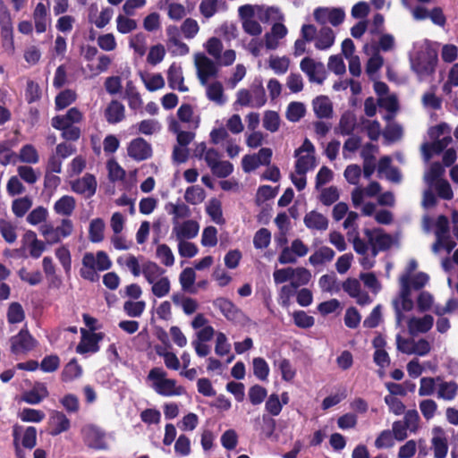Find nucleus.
Wrapping results in <instances>:
<instances>
[{"mask_svg":"<svg viewBox=\"0 0 458 458\" xmlns=\"http://www.w3.org/2000/svg\"><path fill=\"white\" fill-rule=\"evenodd\" d=\"M451 128L445 123H442L428 130V136L433 140L432 143H424L420 150L423 159L428 163L434 154H440L452 142L450 135Z\"/></svg>","mask_w":458,"mask_h":458,"instance_id":"1","label":"nucleus"},{"mask_svg":"<svg viewBox=\"0 0 458 458\" xmlns=\"http://www.w3.org/2000/svg\"><path fill=\"white\" fill-rule=\"evenodd\" d=\"M437 64V53L428 46L421 47L411 58V66L420 81L431 76Z\"/></svg>","mask_w":458,"mask_h":458,"instance_id":"2","label":"nucleus"},{"mask_svg":"<svg viewBox=\"0 0 458 458\" xmlns=\"http://www.w3.org/2000/svg\"><path fill=\"white\" fill-rule=\"evenodd\" d=\"M166 375L167 373L164 369L156 367L149 370L147 378L152 383V388L159 395L176 396L182 394L184 388L177 386L174 379L167 378Z\"/></svg>","mask_w":458,"mask_h":458,"instance_id":"3","label":"nucleus"},{"mask_svg":"<svg viewBox=\"0 0 458 458\" xmlns=\"http://www.w3.org/2000/svg\"><path fill=\"white\" fill-rule=\"evenodd\" d=\"M400 286L399 295L393 301L397 326H401L404 319L403 312L411 311L414 306L411 296V292L409 275L401 276Z\"/></svg>","mask_w":458,"mask_h":458,"instance_id":"4","label":"nucleus"},{"mask_svg":"<svg viewBox=\"0 0 458 458\" xmlns=\"http://www.w3.org/2000/svg\"><path fill=\"white\" fill-rule=\"evenodd\" d=\"M314 154V145L309 139H305L302 145L294 151V157L297 158L295 163V173L297 174H306L308 171L316 166Z\"/></svg>","mask_w":458,"mask_h":458,"instance_id":"5","label":"nucleus"},{"mask_svg":"<svg viewBox=\"0 0 458 458\" xmlns=\"http://www.w3.org/2000/svg\"><path fill=\"white\" fill-rule=\"evenodd\" d=\"M358 218V213L354 211L348 212L343 226L347 230V239L350 242L352 243L355 252L359 255H365L369 250V245L363 239L360 237L357 224Z\"/></svg>","mask_w":458,"mask_h":458,"instance_id":"6","label":"nucleus"},{"mask_svg":"<svg viewBox=\"0 0 458 458\" xmlns=\"http://www.w3.org/2000/svg\"><path fill=\"white\" fill-rule=\"evenodd\" d=\"M73 231V225L70 219L64 218L61 225L54 227L51 224H42L39 232L46 239L47 243L52 245L61 242L62 239L69 237Z\"/></svg>","mask_w":458,"mask_h":458,"instance_id":"7","label":"nucleus"},{"mask_svg":"<svg viewBox=\"0 0 458 458\" xmlns=\"http://www.w3.org/2000/svg\"><path fill=\"white\" fill-rule=\"evenodd\" d=\"M364 235L373 257H377L380 251L388 250L393 244V237L380 228L364 229Z\"/></svg>","mask_w":458,"mask_h":458,"instance_id":"8","label":"nucleus"},{"mask_svg":"<svg viewBox=\"0 0 458 458\" xmlns=\"http://www.w3.org/2000/svg\"><path fill=\"white\" fill-rule=\"evenodd\" d=\"M194 65L201 85H207L209 80L216 79L218 75L217 64L203 53L194 55Z\"/></svg>","mask_w":458,"mask_h":458,"instance_id":"9","label":"nucleus"},{"mask_svg":"<svg viewBox=\"0 0 458 458\" xmlns=\"http://www.w3.org/2000/svg\"><path fill=\"white\" fill-rule=\"evenodd\" d=\"M300 68L307 75L310 82L322 84L327 78L324 64L310 57H304L300 63Z\"/></svg>","mask_w":458,"mask_h":458,"instance_id":"10","label":"nucleus"},{"mask_svg":"<svg viewBox=\"0 0 458 458\" xmlns=\"http://www.w3.org/2000/svg\"><path fill=\"white\" fill-rule=\"evenodd\" d=\"M313 15L317 22L322 25L330 23L335 27L342 24L345 18L344 9L339 7H318L315 9Z\"/></svg>","mask_w":458,"mask_h":458,"instance_id":"11","label":"nucleus"},{"mask_svg":"<svg viewBox=\"0 0 458 458\" xmlns=\"http://www.w3.org/2000/svg\"><path fill=\"white\" fill-rule=\"evenodd\" d=\"M272 155V149L269 148H260L258 154L245 155L242 159V170L250 173L260 165H269Z\"/></svg>","mask_w":458,"mask_h":458,"instance_id":"12","label":"nucleus"},{"mask_svg":"<svg viewBox=\"0 0 458 458\" xmlns=\"http://www.w3.org/2000/svg\"><path fill=\"white\" fill-rule=\"evenodd\" d=\"M11 352L14 354L26 353L34 349L38 341L29 333L27 328H22L17 335L10 339Z\"/></svg>","mask_w":458,"mask_h":458,"instance_id":"13","label":"nucleus"},{"mask_svg":"<svg viewBox=\"0 0 458 458\" xmlns=\"http://www.w3.org/2000/svg\"><path fill=\"white\" fill-rule=\"evenodd\" d=\"M431 433L430 448L433 452L434 458H446L449 450L446 432L442 427L435 426Z\"/></svg>","mask_w":458,"mask_h":458,"instance_id":"14","label":"nucleus"},{"mask_svg":"<svg viewBox=\"0 0 458 458\" xmlns=\"http://www.w3.org/2000/svg\"><path fill=\"white\" fill-rule=\"evenodd\" d=\"M81 432L88 446L98 450L107 448L106 434L100 428L95 425H87L82 428Z\"/></svg>","mask_w":458,"mask_h":458,"instance_id":"15","label":"nucleus"},{"mask_svg":"<svg viewBox=\"0 0 458 458\" xmlns=\"http://www.w3.org/2000/svg\"><path fill=\"white\" fill-rule=\"evenodd\" d=\"M199 231V225L197 221L187 219L183 222H175L173 225L172 234L176 241H186L195 238Z\"/></svg>","mask_w":458,"mask_h":458,"instance_id":"16","label":"nucleus"},{"mask_svg":"<svg viewBox=\"0 0 458 458\" xmlns=\"http://www.w3.org/2000/svg\"><path fill=\"white\" fill-rule=\"evenodd\" d=\"M97 187V180L91 174H86L71 183L72 191L77 194L82 195L86 199L95 195Z\"/></svg>","mask_w":458,"mask_h":458,"instance_id":"17","label":"nucleus"},{"mask_svg":"<svg viewBox=\"0 0 458 458\" xmlns=\"http://www.w3.org/2000/svg\"><path fill=\"white\" fill-rule=\"evenodd\" d=\"M128 156L135 161H143L152 156V147L143 138L132 140L127 148Z\"/></svg>","mask_w":458,"mask_h":458,"instance_id":"18","label":"nucleus"},{"mask_svg":"<svg viewBox=\"0 0 458 458\" xmlns=\"http://www.w3.org/2000/svg\"><path fill=\"white\" fill-rule=\"evenodd\" d=\"M0 27L1 35L4 45H13V21L8 7L3 0H0Z\"/></svg>","mask_w":458,"mask_h":458,"instance_id":"19","label":"nucleus"},{"mask_svg":"<svg viewBox=\"0 0 458 458\" xmlns=\"http://www.w3.org/2000/svg\"><path fill=\"white\" fill-rule=\"evenodd\" d=\"M343 290L352 298H354L360 305H367L372 301L369 294L361 290L360 283L358 279L348 278L345 280L343 283Z\"/></svg>","mask_w":458,"mask_h":458,"instance_id":"20","label":"nucleus"},{"mask_svg":"<svg viewBox=\"0 0 458 458\" xmlns=\"http://www.w3.org/2000/svg\"><path fill=\"white\" fill-rule=\"evenodd\" d=\"M84 333L85 331L82 330V337L76 347V352L80 354L98 352V343L102 340L103 335L101 333H92L86 335Z\"/></svg>","mask_w":458,"mask_h":458,"instance_id":"21","label":"nucleus"},{"mask_svg":"<svg viewBox=\"0 0 458 458\" xmlns=\"http://www.w3.org/2000/svg\"><path fill=\"white\" fill-rule=\"evenodd\" d=\"M287 28L282 22H275L270 32L264 36L265 47L268 50H275L279 47V41L287 35Z\"/></svg>","mask_w":458,"mask_h":458,"instance_id":"22","label":"nucleus"},{"mask_svg":"<svg viewBox=\"0 0 458 458\" xmlns=\"http://www.w3.org/2000/svg\"><path fill=\"white\" fill-rule=\"evenodd\" d=\"M381 191V185L377 182H371L366 188L357 186L352 191V201L355 208L361 206L364 197H374Z\"/></svg>","mask_w":458,"mask_h":458,"instance_id":"23","label":"nucleus"},{"mask_svg":"<svg viewBox=\"0 0 458 458\" xmlns=\"http://www.w3.org/2000/svg\"><path fill=\"white\" fill-rule=\"evenodd\" d=\"M458 394V383L454 380L445 381L438 377V384L436 395L438 399L451 402L454 401Z\"/></svg>","mask_w":458,"mask_h":458,"instance_id":"24","label":"nucleus"},{"mask_svg":"<svg viewBox=\"0 0 458 458\" xmlns=\"http://www.w3.org/2000/svg\"><path fill=\"white\" fill-rule=\"evenodd\" d=\"M434 324V318L431 315H425L422 318H411L407 322V327L411 335L424 334L428 332Z\"/></svg>","mask_w":458,"mask_h":458,"instance_id":"25","label":"nucleus"},{"mask_svg":"<svg viewBox=\"0 0 458 458\" xmlns=\"http://www.w3.org/2000/svg\"><path fill=\"white\" fill-rule=\"evenodd\" d=\"M141 271L144 278L150 285L165 276V270L151 260H146L141 264Z\"/></svg>","mask_w":458,"mask_h":458,"instance_id":"26","label":"nucleus"},{"mask_svg":"<svg viewBox=\"0 0 458 458\" xmlns=\"http://www.w3.org/2000/svg\"><path fill=\"white\" fill-rule=\"evenodd\" d=\"M165 210L168 215L173 216L172 224L180 222V219L188 218L191 216V208L184 202L178 200L177 202H168L165 205Z\"/></svg>","mask_w":458,"mask_h":458,"instance_id":"27","label":"nucleus"},{"mask_svg":"<svg viewBox=\"0 0 458 458\" xmlns=\"http://www.w3.org/2000/svg\"><path fill=\"white\" fill-rule=\"evenodd\" d=\"M49 420L52 427L50 431L52 436H57L65 432L71 427L70 420L63 411H52Z\"/></svg>","mask_w":458,"mask_h":458,"instance_id":"28","label":"nucleus"},{"mask_svg":"<svg viewBox=\"0 0 458 458\" xmlns=\"http://www.w3.org/2000/svg\"><path fill=\"white\" fill-rule=\"evenodd\" d=\"M168 85L173 89H177L181 92H187L189 90L183 83L184 78L182 75V67L173 64L167 71Z\"/></svg>","mask_w":458,"mask_h":458,"instance_id":"29","label":"nucleus"},{"mask_svg":"<svg viewBox=\"0 0 458 458\" xmlns=\"http://www.w3.org/2000/svg\"><path fill=\"white\" fill-rule=\"evenodd\" d=\"M304 225L310 230L326 231L328 227V219L323 214L312 210L303 218Z\"/></svg>","mask_w":458,"mask_h":458,"instance_id":"30","label":"nucleus"},{"mask_svg":"<svg viewBox=\"0 0 458 458\" xmlns=\"http://www.w3.org/2000/svg\"><path fill=\"white\" fill-rule=\"evenodd\" d=\"M83 120V114L77 108H70L66 114L55 115L51 119V124L59 125H76Z\"/></svg>","mask_w":458,"mask_h":458,"instance_id":"31","label":"nucleus"},{"mask_svg":"<svg viewBox=\"0 0 458 458\" xmlns=\"http://www.w3.org/2000/svg\"><path fill=\"white\" fill-rule=\"evenodd\" d=\"M313 111L318 118L328 119L333 115V105L326 96L317 97L312 101Z\"/></svg>","mask_w":458,"mask_h":458,"instance_id":"32","label":"nucleus"},{"mask_svg":"<svg viewBox=\"0 0 458 458\" xmlns=\"http://www.w3.org/2000/svg\"><path fill=\"white\" fill-rule=\"evenodd\" d=\"M124 106L117 100H112L105 110V117L107 123L114 124L124 119Z\"/></svg>","mask_w":458,"mask_h":458,"instance_id":"33","label":"nucleus"},{"mask_svg":"<svg viewBox=\"0 0 458 458\" xmlns=\"http://www.w3.org/2000/svg\"><path fill=\"white\" fill-rule=\"evenodd\" d=\"M49 393L44 383H37L31 390L24 393L22 400L29 404H38L48 396Z\"/></svg>","mask_w":458,"mask_h":458,"instance_id":"34","label":"nucleus"},{"mask_svg":"<svg viewBox=\"0 0 458 458\" xmlns=\"http://www.w3.org/2000/svg\"><path fill=\"white\" fill-rule=\"evenodd\" d=\"M256 16L262 22L276 21L280 22L283 20V14L277 7L274 6H256Z\"/></svg>","mask_w":458,"mask_h":458,"instance_id":"35","label":"nucleus"},{"mask_svg":"<svg viewBox=\"0 0 458 458\" xmlns=\"http://www.w3.org/2000/svg\"><path fill=\"white\" fill-rule=\"evenodd\" d=\"M315 47L318 50H327L330 48L335 40V35L333 30L324 26L316 36Z\"/></svg>","mask_w":458,"mask_h":458,"instance_id":"36","label":"nucleus"},{"mask_svg":"<svg viewBox=\"0 0 458 458\" xmlns=\"http://www.w3.org/2000/svg\"><path fill=\"white\" fill-rule=\"evenodd\" d=\"M206 87V95L207 98L215 102L216 104L222 106L226 102V98L224 95V88L220 81H214L211 83L207 82V85H203Z\"/></svg>","mask_w":458,"mask_h":458,"instance_id":"37","label":"nucleus"},{"mask_svg":"<svg viewBox=\"0 0 458 458\" xmlns=\"http://www.w3.org/2000/svg\"><path fill=\"white\" fill-rule=\"evenodd\" d=\"M76 207L75 199L70 195L61 197L54 204V210L57 215L70 216Z\"/></svg>","mask_w":458,"mask_h":458,"instance_id":"38","label":"nucleus"},{"mask_svg":"<svg viewBox=\"0 0 458 458\" xmlns=\"http://www.w3.org/2000/svg\"><path fill=\"white\" fill-rule=\"evenodd\" d=\"M335 253L331 248L327 246H322L310 256L309 262L312 266L322 265L326 262L332 261L335 258Z\"/></svg>","mask_w":458,"mask_h":458,"instance_id":"39","label":"nucleus"},{"mask_svg":"<svg viewBox=\"0 0 458 458\" xmlns=\"http://www.w3.org/2000/svg\"><path fill=\"white\" fill-rule=\"evenodd\" d=\"M36 31L43 33L47 30V9L42 3H38L33 13Z\"/></svg>","mask_w":458,"mask_h":458,"instance_id":"40","label":"nucleus"},{"mask_svg":"<svg viewBox=\"0 0 458 458\" xmlns=\"http://www.w3.org/2000/svg\"><path fill=\"white\" fill-rule=\"evenodd\" d=\"M250 92L251 93L252 107L259 108L267 102V96L265 89L260 81H254L250 86Z\"/></svg>","mask_w":458,"mask_h":458,"instance_id":"41","label":"nucleus"},{"mask_svg":"<svg viewBox=\"0 0 458 458\" xmlns=\"http://www.w3.org/2000/svg\"><path fill=\"white\" fill-rule=\"evenodd\" d=\"M82 375V368L76 359L71 360L64 368L61 378L64 382H71Z\"/></svg>","mask_w":458,"mask_h":458,"instance_id":"42","label":"nucleus"},{"mask_svg":"<svg viewBox=\"0 0 458 458\" xmlns=\"http://www.w3.org/2000/svg\"><path fill=\"white\" fill-rule=\"evenodd\" d=\"M214 306L220 310L224 316L228 319H234L239 312L234 304L225 298H217L213 302Z\"/></svg>","mask_w":458,"mask_h":458,"instance_id":"43","label":"nucleus"},{"mask_svg":"<svg viewBox=\"0 0 458 458\" xmlns=\"http://www.w3.org/2000/svg\"><path fill=\"white\" fill-rule=\"evenodd\" d=\"M444 173L445 169L443 165L439 162H434L426 171L424 174V181L429 188H432L436 182L442 180Z\"/></svg>","mask_w":458,"mask_h":458,"instance_id":"44","label":"nucleus"},{"mask_svg":"<svg viewBox=\"0 0 458 458\" xmlns=\"http://www.w3.org/2000/svg\"><path fill=\"white\" fill-rule=\"evenodd\" d=\"M77 99V94L74 90L67 89L57 94L55 99V109L63 110L74 103Z\"/></svg>","mask_w":458,"mask_h":458,"instance_id":"45","label":"nucleus"},{"mask_svg":"<svg viewBox=\"0 0 458 458\" xmlns=\"http://www.w3.org/2000/svg\"><path fill=\"white\" fill-rule=\"evenodd\" d=\"M205 191L199 185L190 186L184 193V199L191 205H199L205 199Z\"/></svg>","mask_w":458,"mask_h":458,"instance_id":"46","label":"nucleus"},{"mask_svg":"<svg viewBox=\"0 0 458 458\" xmlns=\"http://www.w3.org/2000/svg\"><path fill=\"white\" fill-rule=\"evenodd\" d=\"M268 66L277 75L287 72L290 66V59L287 56L271 55L268 59Z\"/></svg>","mask_w":458,"mask_h":458,"instance_id":"47","label":"nucleus"},{"mask_svg":"<svg viewBox=\"0 0 458 458\" xmlns=\"http://www.w3.org/2000/svg\"><path fill=\"white\" fill-rule=\"evenodd\" d=\"M135 127L144 135H152L161 131V123L156 119H145L138 123Z\"/></svg>","mask_w":458,"mask_h":458,"instance_id":"48","label":"nucleus"},{"mask_svg":"<svg viewBox=\"0 0 458 458\" xmlns=\"http://www.w3.org/2000/svg\"><path fill=\"white\" fill-rule=\"evenodd\" d=\"M141 80L148 91H156L165 87V80L160 73L141 75Z\"/></svg>","mask_w":458,"mask_h":458,"instance_id":"49","label":"nucleus"},{"mask_svg":"<svg viewBox=\"0 0 458 458\" xmlns=\"http://www.w3.org/2000/svg\"><path fill=\"white\" fill-rule=\"evenodd\" d=\"M105 223L101 218H95L89 224V234L92 242H100L104 239Z\"/></svg>","mask_w":458,"mask_h":458,"instance_id":"50","label":"nucleus"},{"mask_svg":"<svg viewBox=\"0 0 458 458\" xmlns=\"http://www.w3.org/2000/svg\"><path fill=\"white\" fill-rule=\"evenodd\" d=\"M438 377H424L420 378L419 395L420 396H430L435 391L437 392Z\"/></svg>","mask_w":458,"mask_h":458,"instance_id":"51","label":"nucleus"},{"mask_svg":"<svg viewBox=\"0 0 458 458\" xmlns=\"http://www.w3.org/2000/svg\"><path fill=\"white\" fill-rule=\"evenodd\" d=\"M356 126V120L350 113L344 114L339 121L338 131L343 136L352 135Z\"/></svg>","mask_w":458,"mask_h":458,"instance_id":"52","label":"nucleus"},{"mask_svg":"<svg viewBox=\"0 0 458 458\" xmlns=\"http://www.w3.org/2000/svg\"><path fill=\"white\" fill-rule=\"evenodd\" d=\"M196 279V273L193 268L191 267H186L184 268L179 276L180 284L182 286V289L184 292L188 293H195L194 290H192V285Z\"/></svg>","mask_w":458,"mask_h":458,"instance_id":"53","label":"nucleus"},{"mask_svg":"<svg viewBox=\"0 0 458 458\" xmlns=\"http://www.w3.org/2000/svg\"><path fill=\"white\" fill-rule=\"evenodd\" d=\"M55 129L61 131V136L66 141H77L81 135V131L76 125L51 124Z\"/></svg>","mask_w":458,"mask_h":458,"instance_id":"54","label":"nucleus"},{"mask_svg":"<svg viewBox=\"0 0 458 458\" xmlns=\"http://www.w3.org/2000/svg\"><path fill=\"white\" fill-rule=\"evenodd\" d=\"M0 233L8 243H13L17 240L16 226L4 218H0Z\"/></svg>","mask_w":458,"mask_h":458,"instance_id":"55","label":"nucleus"},{"mask_svg":"<svg viewBox=\"0 0 458 458\" xmlns=\"http://www.w3.org/2000/svg\"><path fill=\"white\" fill-rule=\"evenodd\" d=\"M419 408L423 418L428 421L436 416L438 405L435 400L428 398L420 402Z\"/></svg>","mask_w":458,"mask_h":458,"instance_id":"56","label":"nucleus"},{"mask_svg":"<svg viewBox=\"0 0 458 458\" xmlns=\"http://www.w3.org/2000/svg\"><path fill=\"white\" fill-rule=\"evenodd\" d=\"M311 278V273L305 267L293 268L292 284L295 288L307 284Z\"/></svg>","mask_w":458,"mask_h":458,"instance_id":"57","label":"nucleus"},{"mask_svg":"<svg viewBox=\"0 0 458 458\" xmlns=\"http://www.w3.org/2000/svg\"><path fill=\"white\" fill-rule=\"evenodd\" d=\"M156 256L165 267H172L174 264V256L171 248L165 244H159L156 250Z\"/></svg>","mask_w":458,"mask_h":458,"instance_id":"58","label":"nucleus"},{"mask_svg":"<svg viewBox=\"0 0 458 458\" xmlns=\"http://www.w3.org/2000/svg\"><path fill=\"white\" fill-rule=\"evenodd\" d=\"M170 290L171 281L166 276L151 284V293L157 298L166 296L170 293Z\"/></svg>","mask_w":458,"mask_h":458,"instance_id":"59","label":"nucleus"},{"mask_svg":"<svg viewBox=\"0 0 458 458\" xmlns=\"http://www.w3.org/2000/svg\"><path fill=\"white\" fill-rule=\"evenodd\" d=\"M403 127L396 123H388L383 131V136L388 142H395L403 137Z\"/></svg>","mask_w":458,"mask_h":458,"instance_id":"60","label":"nucleus"},{"mask_svg":"<svg viewBox=\"0 0 458 458\" xmlns=\"http://www.w3.org/2000/svg\"><path fill=\"white\" fill-rule=\"evenodd\" d=\"M32 200L30 197L15 199L12 203V210L17 217H22L31 208Z\"/></svg>","mask_w":458,"mask_h":458,"instance_id":"61","label":"nucleus"},{"mask_svg":"<svg viewBox=\"0 0 458 458\" xmlns=\"http://www.w3.org/2000/svg\"><path fill=\"white\" fill-rule=\"evenodd\" d=\"M252 364L254 376L261 381H266L269 375L267 362L263 358L257 357L253 359Z\"/></svg>","mask_w":458,"mask_h":458,"instance_id":"62","label":"nucleus"},{"mask_svg":"<svg viewBox=\"0 0 458 458\" xmlns=\"http://www.w3.org/2000/svg\"><path fill=\"white\" fill-rule=\"evenodd\" d=\"M180 30L187 39L194 38L199 31L198 21L192 18H186L180 26Z\"/></svg>","mask_w":458,"mask_h":458,"instance_id":"63","label":"nucleus"},{"mask_svg":"<svg viewBox=\"0 0 458 458\" xmlns=\"http://www.w3.org/2000/svg\"><path fill=\"white\" fill-rule=\"evenodd\" d=\"M263 127L270 132H276L280 127V116L276 111H266L263 117Z\"/></svg>","mask_w":458,"mask_h":458,"instance_id":"64","label":"nucleus"}]
</instances>
